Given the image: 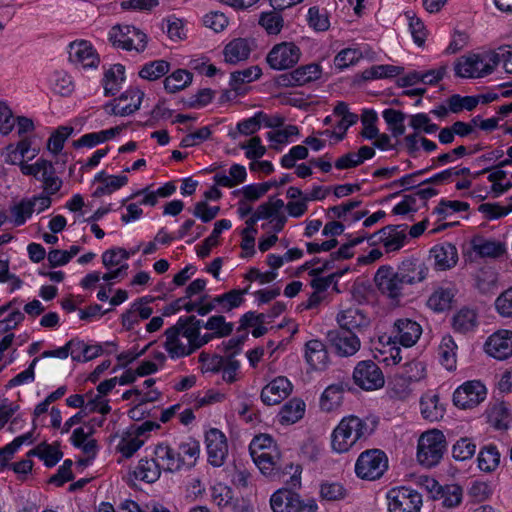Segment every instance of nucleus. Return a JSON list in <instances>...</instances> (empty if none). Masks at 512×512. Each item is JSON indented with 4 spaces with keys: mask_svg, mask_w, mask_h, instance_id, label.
Masks as SVG:
<instances>
[{
    "mask_svg": "<svg viewBox=\"0 0 512 512\" xmlns=\"http://www.w3.org/2000/svg\"><path fill=\"white\" fill-rule=\"evenodd\" d=\"M373 431L374 427L366 419L346 416L332 432L331 447L337 453L348 452L357 443L365 441Z\"/></svg>",
    "mask_w": 512,
    "mask_h": 512,
    "instance_id": "1",
    "label": "nucleus"
},
{
    "mask_svg": "<svg viewBox=\"0 0 512 512\" xmlns=\"http://www.w3.org/2000/svg\"><path fill=\"white\" fill-rule=\"evenodd\" d=\"M445 435L438 429L423 432L418 439L417 459L427 468L436 466L446 451Z\"/></svg>",
    "mask_w": 512,
    "mask_h": 512,
    "instance_id": "2",
    "label": "nucleus"
},
{
    "mask_svg": "<svg viewBox=\"0 0 512 512\" xmlns=\"http://www.w3.org/2000/svg\"><path fill=\"white\" fill-rule=\"evenodd\" d=\"M188 329H191L189 316L180 318L174 326L165 331L164 347L171 358L186 357L194 352L193 340L186 333Z\"/></svg>",
    "mask_w": 512,
    "mask_h": 512,
    "instance_id": "3",
    "label": "nucleus"
},
{
    "mask_svg": "<svg viewBox=\"0 0 512 512\" xmlns=\"http://www.w3.org/2000/svg\"><path fill=\"white\" fill-rule=\"evenodd\" d=\"M499 62L498 54L462 56L455 64V73L461 78H482L491 74Z\"/></svg>",
    "mask_w": 512,
    "mask_h": 512,
    "instance_id": "4",
    "label": "nucleus"
},
{
    "mask_svg": "<svg viewBox=\"0 0 512 512\" xmlns=\"http://www.w3.org/2000/svg\"><path fill=\"white\" fill-rule=\"evenodd\" d=\"M22 174L31 176L42 184V191L49 194H56L63 185L62 179L57 175L53 163L44 158H38L30 165L22 166Z\"/></svg>",
    "mask_w": 512,
    "mask_h": 512,
    "instance_id": "5",
    "label": "nucleus"
},
{
    "mask_svg": "<svg viewBox=\"0 0 512 512\" xmlns=\"http://www.w3.org/2000/svg\"><path fill=\"white\" fill-rule=\"evenodd\" d=\"M109 41L116 48L143 52L147 47V35L131 25L117 24L109 31Z\"/></svg>",
    "mask_w": 512,
    "mask_h": 512,
    "instance_id": "6",
    "label": "nucleus"
},
{
    "mask_svg": "<svg viewBox=\"0 0 512 512\" xmlns=\"http://www.w3.org/2000/svg\"><path fill=\"white\" fill-rule=\"evenodd\" d=\"M388 467L384 452L372 449L362 452L355 464L356 475L365 480L379 479Z\"/></svg>",
    "mask_w": 512,
    "mask_h": 512,
    "instance_id": "7",
    "label": "nucleus"
},
{
    "mask_svg": "<svg viewBox=\"0 0 512 512\" xmlns=\"http://www.w3.org/2000/svg\"><path fill=\"white\" fill-rule=\"evenodd\" d=\"M389 512H420L422 496L408 487H395L386 494Z\"/></svg>",
    "mask_w": 512,
    "mask_h": 512,
    "instance_id": "8",
    "label": "nucleus"
},
{
    "mask_svg": "<svg viewBox=\"0 0 512 512\" xmlns=\"http://www.w3.org/2000/svg\"><path fill=\"white\" fill-rule=\"evenodd\" d=\"M300 55L299 47L293 42H281L268 52L266 62L273 70H286L298 63Z\"/></svg>",
    "mask_w": 512,
    "mask_h": 512,
    "instance_id": "9",
    "label": "nucleus"
},
{
    "mask_svg": "<svg viewBox=\"0 0 512 512\" xmlns=\"http://www.w3.org/2000/svg\"><path fill=\"white\" fill-rule=\"evenodd\" d=\"M353 380L357 386L367 391L382 388L385 383L381 369L372 360L361 361L356 365Z\"/></svg>",
    "mask_w": 512,
    "mask_h": 512,
    "instance_id": "10",
    "label": "nucleus"
},
{
    "mask_svg": "<svg viewBox=\"0 0 512 512\" xmlns=\"http://www.w3.org/2000/svg\"><path fill=\"white\" fill-rule=\"evenodd\" d=\"M486 394V388L480 381H467L455 390L453 403L461 409H472L485 400Z\"/></svg>",
    "mask_w": 512,
    "mask_h": 512,
    "instance_id": "11",
    "label": "nucleus"
},
{
    "mask_svg": "<svg viewBox=\"0 0 512 512\" xmlns=\"http://www.w3.org/2000/svg\"><path fill=\"white\" fill-rule=\"evenodd\" d=\"M327 340L339 357H351L361 348L358 335L343 329L330 330L327 333Z\"/></svg>",
    "mask_w": 512,
    "mask_h": 512,
    "instance_id": "12",
    "label": "nucleus"
},
{
    "mask_svg": "<svg viewBox=\"0 0 512 512\" xmlns=\"http://www.w3.org/2000/svg\"><path fill=\"white\" fill-rule=\"evenodd\" d=\"M378 290L388 298L398 301L403 294V287L400 276L391 266H381L374 277Z\"/></svg>",
    "mask_w": 512,
    "mask_h": 512,
    "instance_id": "13",
    "label": "nucleus"
},
{
    "mask_svg": "<svg viewBox=\"0 0 512 512\" xmlns=\"http://www.w3.org/2000/svg\"><path fill=\"white\" fill-rule=\"evenodd\" d=\"M143 98V91L137 87H131L111 103L107 104L105 109L112 115L128 116L140 108Z\"/></svg>",
    "mask_w": 512,
    "mask_h": 512,
    "instance_id": "14",
    "label": "nucleus"
},
{
    "mask_svg": "<svg viewBox=\"0 0 512 512\" xmlns=\"http://www.w3.org/2000/svg\"><path fill=\"white\" fill-rule=\"evenodd\" d=\"M405 232V225H388L369 236L367 235V240L373 245L381 243L387 252L396 251L404 246Z\"/></svg>",
    "mask_w": 512,
    "mask_h": 512,
    "instance_id": "15",
    "label": "nucleus"
},
{
    "mask_svg": "<svg viewBox=\"0 0 512 512\" xmlns=\"http://www.w3.org/2000/svg\"><path fill=\"white\" fill-rule=\"evenodd\" d=\"M336 321L340 329L362 334L371 326V320L368 315L357 307H349L338 312Z\"/></svg>",
    "mask_w": 512,
    "mask_h": 512,
    "instance_id": "16",
    "label": "nucleus"
},
{
    "mask_svg": "<svg viewBox=\"0 0 512 512\" xmlns=\"http://www.w3.org/2000/svg\"><path fill=\"white\" fill-rule=\"evenodd\" d=\"M205 438L209 463L215 467L222 466L228 455L226 436L220 430L212 428Z\"/></svg>",
    "mask_w": 512,
    "mask_h": 512,
    "instance_id": "17",
    "label": "nucleus"
},
{
    "mask_svg": "<svg viewBox=\"0 0 512 512\" xmlns=\"http://www.w3.org/2000/svg\"><path fill=\"white\" fill-rule=\"evenodd\" d=\"M485 351L491 357L505 360L512 356V331L501 329L490 335L485 342Z\"/></svg>",
    "mask_w": 512,
    "mask_h": 512,
    "instance_id": "18",
    "label": "nucleus"
},
{
    "mask_svg": "<svg viewBox=\"0 0 512 512\" xmlns=\"http://www.w3.org/2000/svg\"><path fill=\"white\" fill-rule=\"evenodd\" d=\"M69 60L77 67L96 68L100 59L91 43L85 40L72 42L69 46Z\"/></svg>",
    "mask_w": 512,
    "mask_h": 512,
    "instance_id": "19",
    "label": "nucleus"
},
{
    "mask_svg": "<svg viewBox=\"0 0 512 512\" xmlns=\"http://www.w3.org/2000/svg\"><path fill=\"white\" fill-rule=\"evenodd\" d=\"M392 334L394 339L404 347H412L419 340L422 327L410 318H399L393 324Z\"/></svg>",
    "mask_w": 512,
    "mask_h": 512,
    "instance_id": "20",
    "label": "nucleus"
},
{
    "mask_svg": "<svg viewBox=\"0 0 512 512\" xmlns=\"http://www.w3.org/2000/svg\"><path fill=\"white\" fill-rule=\"evenodd\" d=\"M154 457L165 472H176L183 467L176 443L161 442L154 448Z\"/></svg>",
    "mask_w": 512,
    "mask_h": 512,
    "instance_id": "21",
    "label": "nucleus"
},
{
    "mask_svg": "<svg viewBox=\"0 0 512 512\" xmlns=\"http://www.w3.org/2000/svg\"><path fill=\"white\" fill-rule=\"evenodd\" d=\"M254 463L260 471L267 476H276L285 472L287 468L293 469L292 463L283 464L280 454L276 449L269 452L250 453Z\"/></svg>",
    "mask_w": 512,
    "mask_h": 512,
    "instance_id": "22",
    "label": "nucleus"
},
{
    "mask_svg": "<svg viewBox=\"0 0 512 512\" xmlns=\"http://www.w3.org/2000/svg\"><path fill=\"white\" fill-rule=\"evenodd\" d=\"M396 271L402 282L407 285H414L427 278L429 268L419 259H407L401 262Z\"/></svg>",
    "mask_w": 512,
    "mask_h": 512,
    "instance_id": "23",
    "label": "nucleus"
},
{
    "mask_svg": "<svg viewBox=\"0 0 512 512\" xmlns=\"http://www.w3.org/2000/svg\"><path fill=\"white\" fill-rule=\"evenodd\" d=\"M270 506L273 512H301L303 510L300 496L289 489H279L273 493L270 498Z\"/></svg>",
    "mask_w": 512,
    "mask_h": 512,
    "instance_id": "24",
    "label": "nucleus"
},
{
    "mask_svg": "<svg viewBox=\"0 0 512 512\" xmlns=\"http://www.w3.org/2000/svg\"><path fill=\"white\" fill-rule=\"evenodd\" d=\"M304 357L310 368L316 371H324L329 365L327 348L325 344L318 339H312L306 342Z\"/></svg>",
    "mask_w": 512,
    "mask_h": 512,
    "instance_id": "25",
    "label": "nucleus"
},
{
    "mask_svg": "<svg viewBox=\"0 0 512 512\" xmlns=\"http://www.w3.org/2000/svg\"><path fill=\"white\" fill-rule=\"evenodd\" d=\"M292 385L286 377H277L267 384L261 392V400L266 405H276L289 396Z\"/></svg>",
    "mask_w": 512,
    "mask_h": 512,
    "instance_id": "26",
    "label": "nucleus"
},
{
    "mask_svg": "<svg viewBox=\"0 0 512 512\" xmlns=\"http://www.w3.org/2000/svg\"><path fill=\"white\" fill-rule=\"evenodd\" d=\"M430 258L433 259L436 270H449L458 262L457 248L451 243L436 245L430 250Z\"/></svg>",
    "mask_w": 512,
    "mask_h": 512,
    "instance_id": "27",
    "label": "nucleus"
},
{
    "mask_svg": "<svg viewBox=\"0 0 512 512\" xmlns=\"http://www.w3.org/2000/svg\"><path fill=\"white\" fill-rule=\"evenodd\" d=\"M470 244L472 250L481 258H498L506 251L503 242L479 235L474 236Z\"/></svg>",
    "mask_w": 512,
    "mask_h": 512,
    "instance_id": "28",
    "label": "nucleus"
},
{
    "mask_svg": "<svg viewBox=\"0 0 512 512\" xmlns=\"http://www.w3.org/2000/svg\"><path fill=\"white\" fill-rule=\"evenodd\" d=\"M320 76V66L318 64H309L297 68L288 75H281L280 80L283 85L302 86L317 80Z\"/></svg>",
    "mask_w": 512,
    "mask_h": 512,
    "instance_id": "29",
    "label": "nucleus"
},
{
    "mask_svg": "<svg viewBox=\"0 0 512 512\" xmlns=\"http://www.w3.org/2000/svg\"><path fill=\"white\" fill-rule=\"evenodd\" d=\"M420 408L423 418L430 422L439 421L445 415L444 404L440 402L439 395L433 392H427L421 397Z\"/></svg>",
    "mask_w": 512,
    "mask_h": 512,
    "instance_id": "30",
    "label": "nucleus"
},
{
    "mask_svg": "<svg viewBox=\"0 0 512 512\" xmlns=\"http://www.w3.org/2000/svg\"><path fill=\"white\" fill-rule=\"evenodd\" d=\"M252 51L251 43L245 38H236L230 41L223 50L227 63L237 64L248 59Z\"/></svg>",
    "mask_w": 512,
    "mask_h": 512,
    "instance_id": "31",
    "label": "nucleus"
},
{
    "mask_svg": "<svg viewBox=\"0 0 512 512\" xmlns=\"http://www.w3.org/2000/svg\"><path fill=\"white\" fill-rule=\"evenodd\" d=\"M333 114L340 118L336 125V131H338L337 141H341L345 137L348 128L358 121V115L350 112L345 102H338L333 109Z\"/></svg>",
    "mask_w": 512,
    "mask_h": 512,
    "instance_id": "32",
    "label": "nucleus"
},
{
    "mask_svg": "<svg viewBox=\"0 0 512 512\" xmlns=\"http://www.w3.org/2000/svg\"><path fill=\"white\" fill-rule=\"evenodd\" d=\"M345 387L342 383L328 386L320 399V407L323 411L331 412L340 407L343 401Z\"/></svg>",
    "mask_w": 512,
    "mask_h": 512,
    "instance_id": "33",
    "label": "nucleus"
},
{
    "mask_svg": "<svg viewBox=\"0 0 512 512\" xmlns=\"http://www.w3.org/2000/svg\"><path fill=\"white\" fill-rule=\"evenodd\" d=\"M454 296H455L454 288L438 287L429 296V298L427 300V306L436 312H442L451 307Z\"/></svg>",
    "mask_w": 512,
    "mask_h": 512,
    "instance_id": "34",
    "label": "nucleus"
},
{
    "mask_svg": "<svg viewBox=\"0 0 512 512\" xmlns=\"http://www.w3.org/2000/svg\"><path fill=\"white\" fill-rule=\"evenodd\" d=\"M161 471L162 469L155 457L153 459H141L134 470V476L146 483H154L159 479Z\"/></svg>",
    "mask_w": 512,
    "mask_h": 512,
    "instance_id": "35",
    "label": "nucleus"
},
{
    "mask_svg": "<svg viewBox=\"0 0 512 512\" xmlns=\"http://www.w3.org/2000/svg\"><path fill=\"white\" fill-rule=\"evenodd\" d=\"M124 74L125 67L121 64H115L105 72L103 86L106 96L115 95L119 91L125 79Z\"/></svg>",
    "mask_w": 512,
    "mask_h": 512,
    "instance_id": "36",
    "label": "nucleus"
},
{
    "mask_svg": "<svg viewBox=\"0 0 512 512\" xmlns=\"http://www.w3.org/2000/svg\"><path fill=\"white\" fill-rule=\"evenodd\" d=\"M456 351L457 345L454 339L450 335L444 336L439 345L438 354L441 364L447 370H454L456 368Z\"/></svg>",
    "mask_w": 512,
    "mask_h": 512,
    "instance_id": "37",
    "label": "nucleus"
},
{
    "mask_svg": "<svg viewBox=\"0 0 512 512\" xmlns=\"http://www.w3.org/2000/svg\"><path fill=\"white\" fill-rule=\"evenodd\" d=\"M305 413V403L297 398L288 401L280 410L281 423L294 424L299 421Z\"/></svg>",
    "mask_w": 512,
    "mask_h": 512,
    "instance_id": "38",
    "label": "nucleus"
},
{
    "mask_svg": "<svg viewBox=\"0 0 512 512\" xmlns=\"http://www.w3.org/2000/svg\"><path fill=\"white\" fill-rule=\"evenodd\" d=\"M232 224L230 220L222 219L214 224V229L210 236H208L201 246L197 250V255L201 258H205L210 254L213 247L218 244V238L223 230L231 228Z\"/></svg>",
    "mask_w": 512,
    "mask_h": 512,
    "instance_id": "39",
    "label": "nucleus"
},
{
    "mask_svg": "<svg viewBox=\"0 0 512 512\" xmlns=\"http://www.w3.org/2000/svg\"><path fill=\"white\" fill-rule=\"evenodd\" d=\"M145 439L140 438L132 430L123 434L117 445V451L125 458L132 457L144 444Z\"/></svg>",
    "mask_w": 512,
    "mask_h": 512,
    "instance_id": "40",
    "label": "nucleus"
},
{
    "mask_svg": "<svg viewBox=\"0 0 512 512\" xmlns=\"http://www.w3.org/2000/svg\"><path fill=\"white\" fill-rule=\"evenodd\" d=\"M120 129L118 127L102 130L99 132H93L83 135L77 141L74 142L75 147H94L100 143H103L109 139L114 138Z\"/></svg>",
    "mask_w": 512,
    "mask_h": 512,
    "instance_id": "41",
    "label": "nucleus"
},
{
    "mask_svg": "<svg viewBox=\"0 0 512 512\" xmlns=\"http://www.w3.org/2000/svg\"><path fill=\"white\" fill-rule=\"evenodd\" d=\"M463 490L457 484H449L442 486L438 495H434V499L442 501V505L446 508H454L462 502Z\"/></svg>",
    "mask_w": 512,
    "mask_h": 512,
    "instance_id": "42",
    "label": "nucleus"
},
{
    "mask_svg": "<svg viewBox=\"0 0 512 512\" xmlns=\"http://www.w3.org/2000/svg\"><path fill=\"white\" fill-rule=\"evenodd\" d=\"M28 455L38 456L48 467L56 465L63 456L58 446L46 443L39 444L37 447L31 450Z\"/></svg>",
    "mask_w": 512,
    "mask_h": 512,
    "instance_id": "43",
    "label": "nucleus"
},
{
    "mask_svg": "<svg viewBox=\"0 0 512 512\" xmlns=\"http://www.w3.org/2000/svg\"><path fill=\"white\" fill-rule=\"evenodd\" d=\"M248 293V288L233 289L227 293L216 296L213 302L220 305L224 311H231L242 305L244 295Z\"/></svg>",
    "mask_w": 512,
    "mask_h": 512,
    "instance_id": "44",
    "label": "nucleus"
},
{
    "mask_svg": "<svg viewBox=\"0 0 512 512\" xmlns=\"http://www.w3.org/2000/svg\"><path fill=\"white\" fill-rule=\"evenodd\" d=\"M191 81V73L183 69H178L165 78L164 88L169 93H175L186 88Z\"/></svg>",
    "mask_w": 512,
    "mask_h": 512,
    "instance_id": "45",
    "label": "nucleus"
},
{
    "mask_svg": "<svg viewBox=\"0 0 512 512\" xmlns=\"http://www.w3.org/2000/svg\"><path fill=\"white\" fill-rule=\"evenodd\" d=\"M259 25L267 32V34L278 35L284 26V19L278 10L274 9L273 11L261 13L259 17Z\"/></svg>",
    "mask_w": 512,
    "mask_h": 512,
    "instance_id": "46",
    "label": "nucleus"
},
{
    "mask_svg": "<svg viewBox=\"0 0 512 512\" xmlns=\"http://www.w3.org/2000/svg\"><path fill=\"white\" fill-rule=\"evenodd\" d=\"M170 70V64L165 60H154L146 63L139 71V76L148 81H155Z\"/></svg>",
    "mask_w": 512,
    "mask_h": 512,
    "instance_id": "47",
    "label": "nucleus"
},
{
    "mask_svg": "<svg viewBox=\"0 0 512 512\" xmlns=\"http://www.w3.org/2000/svg\"><path fill=\"white\" fill-rule=\"evenodd\" d=\"M500 463V453L495 446L489 445L480 450L478 466L482 471H494Z\"/></svg>",
    "mask_w": 512,
    "mask_h": 512,
    "instance_id": "48",
    "label": "nucleus"
},
{
    "mask_svg": "<svg viewBox=\"0 0 512 512\" xmlns=\"http://www.w3.org/2000/svg\"><path fill=\"white\" fill-rule=\"evenodd\" d=\"M477 325V316L474 310L461 309L453 317V327L460 333H466L473 330Z\"/></svg>",
    "mask_w": 512,
    "mask_h": 512,
    "instance_id": "49",
    "label": "nucleus"
},
{
    "mask_svg": "<svg viewBox=\"0 0 512 512\" xmlns=\"http://www.w3.org/2000/svg\"><path fill=\"white\" fill-rule=\"evenodd\" d=\"M262 75V70L259 66H250L243 70L231 73L230 86L234 90H238L240 85L250 83L257 80Z\"/></svg>",
    "mask_w": 512,
    "mask_h": 512,
    "instance_id": "50",
    "label": "nucleus"
},
{
    "mask_svg": "<svg viewBox=\"0 0 512 512\" xmlns=\"http://www.w3.org/2000/svg\"><path fill=\"white\" fill-rule=\"evenodd\" d=\"M130 253L123 248H113L102 254V263L107 269L113 267H122L128 265L126 261L129 259Z\"/></svg>",
    "mask_w": 512,
    "mask_h": 512,
    "instance_id": "51",
    "label": "nucleus"
},
{
    "mask_svg": "<svg viewBox=\"0 0 512 512\" xmlns=\"http://www.w3.org/2000/svg\"><path fill=\"white\" fill-rule=\"evenodd\" d=\"M189 321L191 323V329H188L186 333L193 340V349L196 351L201 348L203 345L207 344L215 335L212 334H200V329L202 326V321L197 319L195 316H189Z\"/></svg>",
    "mask_w": 512,
    "mask_h": 512,
    "instance_id": "52",
    "label": "nucleus"
},
{
    "mask_svg": "<svg viewBox=\"0 0 512 512\" xmlns=\"http://www.w3.org/2000/svg\"><path fill=\"white\" fill-rule=\"evenodd\" d=\"M307 21L309 27L317 32H324L330 27L327 13L325 11H320L316 6L309 8Z\"/></svg>",
    "mask_w": 512,
    "mask_h": 512,
    "instance_id": "53",
    "label": "nucleus"
},
{
    "mask_svg": "<svg viewBox=\"0 0 512 512\" xmlns=\"http://www.w3.org/2000/svg\"><path fill=\"white\" fill-rule=\"evenodd\" d=\"M476 445L467 437L459 439L452 447V456L455 460L465 461L473 457Z\"/></svg>",
    "mask_w": 512,
    "mask_h": 512,
    "instance_id": "54",
    "label": "nucleus"
},
{
    "mask_svg": "<svg viewBox=\"0 0 512 512\" xmlns=\"http://www.w3.org/2000/svg\"><path fill=\"white\" fill-rule=\"evenodd\" d=\"M468 209L469 204L467 202L459 200H441L434 209V212L442 218H446L455 213L467 211Z\"/></svg>",
    "mask_w": 512,
    "mask_h": 512,
    "instance_id": "55",
    "label": "nucleus"
},
{
    "mask_svg": "<svg viewBox=\"0 0 512 512\" xmlns=\"http://www.w3.org/2000/svg\"><path fill=\"white\" fill-rule=\"evenodd\" d=\"M204 327L213 331L215 337H226L233 330V324L226 322L225 317L221 315L210 317L204 324Z\"/></svg>",
    "mask_w": 512,
    "mask_h": 512,
    "instance_id": "56",
    "label": "nucleus"
},
{
    "mask_svg": "<svg viewBox=\"0 0 512 512\" xmlns=\"http://www.w3.org/2000/svg\"><path fill=\"white\" fill-rule=\"evenodd\" d=\"M82 411L85 415L95 412L106 415L111 411V407L109 401L102 395H86V405Z\"/></svg>",
    "mask_w": 512,
    "mask_h": 512,
    "instance_id": "57",
    "label": "nucleus"
},
{
    "mask_svg": "<svg viewBox=\"0 0 512 512\" xmlns=\"http://www.w3.org/2000/svg\"><path fill=\"white\" fill-rule=\"evenodd\" d=\"M73 133L70 126H61L50 136L48 140V149L54 155H57L64 146L65 141Z\"/></svg>",
    "mask_w": 512,
    "mask_h": 512,
    "instance_id": "58",
    "label": "nucleus"
},
{
    "mask_svg": "<svg viewBox=\"0 0 512 512\" xmlns=\"http://www.w3.org/2000/svg\"><path fill=\"white\" fill-rule=\"evenodd\" d=\"M211 497L219 508H229L234 502L232 490L223 484L212 487Z\"/></svg>",
    "mask_w": 512,
    "mask_h": 512,
    "instance_id": "59",
    "label": "nucleus"
},
{
    "mask_svg": "<svg viewBox=\"0 0 512 512\" xmlns=\"http://www.w3.org/2000/svg\"><path fill=\"white\" fill-rule=\"evenodd\" d=\"M362 58V52L354 48H345L341 50L334 58V65L338 69H345L354 65Z\"/></svg>",
    "mask_w": 512,
    "mask_h": 512,
    "instance_id": "60",
    "label": "nucleus"
},
{
    "mask_svg": "<svg viewBox=\"0 0 512 512\" xmlns=\"http://www.w3.org/2000/svg\"><path fill=\"white\" fill-rule=\"evenodd\" d=\"M405 16L409 21V29L414 42L419 46L423 45L427 37V31L423 22L412 11L405 12Z\"/></svg>",
    "mask_w": 512,
    "mask_h": 512,
    "instance_id": "61",
    "label": "nucleus"
},
{
    "mask_svg": "<svg viewBox=\"0 0 512 512\" xmlns=\"http://www.w3.org/2000/svg\"><path fill=\"white\" fill-rule=\"evenodd\" d=\"M180 457L184 465H192L199 456L200 448L196 441L189 440L186 442L176 443Z\"/></svg>",
    "mask_w": 512,
    "mask_h": 512,
    "instance_id": "62",
    "label": "nucleus"
},
{
    "mask_svg": "<svg viewBox=\"0 0 512 512\" xmlns=\"http://www.w3.org/2000/svg\"><path fill=\"white\" fill-rule=\"evenodd\" d=\"M239 148L246 151L248 159H259L266 153V147L262 145L259 136H252L248 141L240 143Z\"/></svg>",
    "mask_w": 512,
    "mask_h": 512,
    "instance_id": "63",
    "label": "nucleus"
},
{
    "mask_svg": "<svg viewBox=\"0 0 512 512\" xmlns=\"http://www.w3.org/2000/svg\"><path fill=\"white\" fill-rule=\"evenodd\" d=\"M320 495L328 501H338L346 497L347 491L340 483H323L320 486Z\"/></svg>",
    "mask_w": 512,
    "mask_h": 512,
    "instance_id": "64",
    "label": "nucleus"
}]
</instances>
